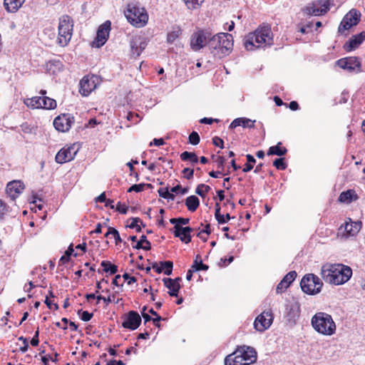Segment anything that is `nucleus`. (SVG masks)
I'll return each mask as SVG.
<instances>
[{
	"label": "nucleus",
	"mask_w": 365,
	"mask_h": 365,
	"mask_svg": "<svg viewBox=\"0 0 365 365\" xmlns=\"http://www.w3.org/2000/svg\"><path fill=\"white\" fill-rule=\"evenodd\" d=\"M207 46L214 56L222 58L228 56L233 48L232 35L228 33H219L210 36Z\"/></svg>",
	"instance_id": "1"
},
{
	"label": "nucleus",
	"mask_w": 365,
	"mask_h": 365,
	"mask_svg": "<svg viewBox=\"0 0 365 365\" xmlns=\"http://www.w3.org/2000/svg\"><path fill=\"white\" fill-rule=\"evenodd\" d=\"M313 329L322 335L331 336L336 331V324L331 316L327 313L317 312L311 319Z\"/></svg>",
	"instance_id": "2"
},
{
	"label": "nucleus",
	"mask_w": 365,
	"mask_h": 365,
	"mask_svg": "<svg viewBox=\"0 0 365 365\" xmlns=\"http://www.w3.org/2000/svg\"><path fill=\"white\" fill-rule=\"evenodd\" d=\"M124 14L128 22L137 28L144 26L148 21V14L146 10L136 4H128Z\"/></svg>",
	"instance_id": "3"
},
{
	"label": "nucleus",
	"mask_w": 365,
	"mask_h": 365,
	"mask_svg": "<svg viewBox=\"0 0 365 365\" xmlns=\"http://www.w3.org/2000/svg\"><path fill=\"white\" fill-rule=\"evenodd\" d=\"M73 21L70 16L65 14L59 18L58 41L61 46H65L70 41L73 34Z\"/></svg>",
	"instance_id": "4"
},
{
	"label": "nucleus",
	"mask_w": 365,
	"mask_h": 365,
	"mask_svg": "<svg viewBox=\"0 0 365 365\" xmlns=\"http://www.w3.org/2000/svg\"><path fill=\"white\" fill-rule=\"evenodd\" d=\"M322 285L321 279L314 274L304 275L300 282L302 290L312 295L319 293Z\"/></svg>",
	"instance_id": "5"
},
{
	"label": "nucleus",
	"mask_w": 365,
	"mask_h": 365,
	"mask_svg": "<svg viewBox=\"0 0 365 365\" xmlns=\"http://www.w3.org/2000/svg\"><path fill=\"white\" fill-rule=\"evenodd\" d=\"M252 34L255 38V43L259 45L264 43L265 46H270L273 44V34L271 27L268 24L261 26Z\"/></svg>",
	"instance_id": "6"
},
{
	"label": "nucleus",
	"mask_w": 365,
	"mask_h": 365,
	"mask_svg": "<svg viewBox=\"0 0 365 365\" xmlns=\"http://www.w3.org/2000/svg\"><path fill=\"white\" fill-rule=\"evenodd\" d=\"M361 14L356 9L350 10L343 18L338 28V33L344 34L345 31L356 26L360 21Z\"/></svg>",
	"instance_id": "7"
},
{
	"label": "nucleus",
	"mask_w": 365,
	"mask_h": 365,
	"mask_svg": "<svg viewBox=\"0 0 365 365\" xmlns=\"http://www.w3.org/2000/svg\"><path fill=\"white\" fill-rule=\"evenodd\" d=\"M336 64L350 73L361 72V63L360 58L356 56L342 58L336 61Z\"/></svg>",
	"instance_id": "8"
},
{
	"label": "nucleus",
	"mask_w": 365,
	"mask_h": 365,
	"mask_svg": "<svg viewBox=\"0 0 365 365\" xmlns=\"http://www.w3.org/2000/svg\"><path fill=\"white\" fill-rule=\"evenodd\" d=\"M129 45L130 48V55L132 58H136L140 56L148 45L147 38L143 36H132Z\"/></svg>",
	"instance_id": "9"
},
{
	"label": "nucleus",
	"mask_w": 365,
	"mask_h": 365,
	"mask_svg": "<svg viewBox=\"0 0 365 365\" xmlns=\"http://www.w3.org/2000/svg\"><path fill=\"white\" fill-rule=\"evenodd\" d=\"M273 319L272 310L270 309L264 310L255 319L254 327L258 331L263 332L271 326Z\"/></svg>",
	"instance_id": "10"
},
{
	"label": "nucleus",
	"mask_w": 365,
	"mask_h": 365,
	"mask_svg": "<svg viewBox=\"0 0 365 365\" xmlns=\"http://www.w3.org/2000/svg\"><path fill=\"white\" fill-rule=\"evenodd\" d=\"M211 33L207 30H200L195 32L191 38L190 46L194 51H199L207 45Z\"/></svg>",
	"instance_id": "11"
},
{
	"label": "nucleus",
	"mask_w": 365,
	"mask_h": 365,
	"mask_svg": "<svg viewBox=\"0 0 365 365\" xmlns=\"http://www.w3.org/2000/svg\"><path fill=\"white\" fill-rule=\"evenodd\" d=\"M75 119L73 115L70 113H62L55 118L53 126L61 132H67L74 123Z\"/></svg>",
	"instance_id": "12"
},
{
	"label": "nucleus",
	"mask_w": 365,
	"mask_h": 365,
	"mask_svg": "<svg viewBox=\"0 0 365 365\" xmlns=\"http://www.w3.org/2000/svg\"><path fill=\"white\" fill-rule=\"evenodd\" d=\"M110 26V21H106L98 27L96 33V37L93 41V46L100 48L106 43L109 36Z\"/></svg>",
	"instance_id": "13"
},
{
	"label": "nucleus",
	"mask_w": 365,
	"mask_h": 365,
	"mask_svg": "<svg viewBox=\"0 0 365 365\" xmlns=\"http://www.w3.org/2000/svg\"><path fill=\"white\" fill-rule=\"evenodd\" d=\"M235 354H237V357L240 356L244 362L247 363V365L253 364L257 360V352L255 349L248 346H239L235 351Z\"/></svg>",
	"instance_id": "14"
},
{
	"label": "nucleus",
	"mask_w": 365,
	"mask_h": 365,
	"mask_svg": "<svg viewBox=\"0 0 365 365\" xmlns=\"http://www.w3.org/2000/svg\"><path fill=\"white\" fill-rule=\"evenodd\" d=\"M123 317L124 320L122 323L123 328L135 330L141 324V317L136 311H129Z\"/></svg>",
	"instance_id": "15"
},
{
	"label": "nucleus",
	"mask_w": 365,
	"mask_h": 365,
	"mask_svg": "<svg viewBox=\"0 0 365 365\" xmlns=\"http://www.w3.org/2000/svg\"><path fill=\"white\" fill-rule=\"evenodd\" d=\"M335 273L338 280H336V285H340L346 283L349 280L352 275V269L346 265L342 264H334Z\"/></svg>",
	"instance_id": "16"
},
{
	"label": "nucleus",
	"mask_w": 365,
	"mask_h": 365,
	"mask_svg": "<svg viewBox=\"0 0 365 365\" xmlns=\"http://www.w3.org/2000/svg\"><path fill=\"white\" fill-rule=\"evenodd\" d=\"M335 264L327 263L322 265L321 269V276L322 279L327 283L336 285V277L335 273Z\"/></svg>",
	"instance_id": "17"
},
{
	"label": "nucleus",
	"mask_w": 365,
	"mask_h": 365,
	"mask_svg": "<svg viewBox=\"0 0 365 365\" xmlns=\"http://www.w3.org/2000/svg\"><path fill=\"white\" fill-rule=\"evenodd\" d=\"M73 146L61 148L56 154L55 160L57 163L63 164L72 160L76 154Z\"/></svg>",
	"instance_id": "18"
},
{
	"label": "nucleus",
	"mask_w": 365,
	"mask_h": 365,
	"mask_svg": "<svg viewBox=\"0 0 365 365\" xmlns=\"http://www.w3.org/2000/svg\"><path fill=\"white\" fill-rule=\"evenodd\" d=\"M24 183L20 180H14L9 182L6 187L7 195L12 200H15L16 197L22 192L24 189Z\"/></svg>",
	"instance_id": "19"
},
{
	"label": "nucleus",
	"mask_w": 365,
	"mask_h": 365,
	"mask_svg": "<svg viewBox=\"0 0 365 365\" xmlns=\"http://www.w3.org/2000/svg\"><path fill=\"white\" fill-rule=\"evenodd\" d=\"M194 229L190 227L174 226L173 232L175 237L180 238L182 242L187 244L191 242L190 233Z\"/></svg>",
	"instance_id": "20"
},
{
	"label": "nucleus",
	"mask_w": 365,
	"mask_h": 365,
	"mask_svg": "<svg viewBox=\"0 0 365 365\" xmlns=\"http://www.w3.org/2000/svg\"><path fill=\"white\" fill-rule=\"evenodd\" d=\"M365 40V31L352 36V37L345 43L344 48L346 51H351L356 49Z\"/></svg>",
	"instance_id": "21"
},
{
	"label": "nucleus",
	"mask_w": 365,
	"mask_h": 365,
	"mask_svg": "<svg viewBox=\"0 0 365 365\" xmlns=\"http://www.w3.org/2000/svg\"><path fill=\"white\" fill-rule=\"evenodd\" d=\"M297 274L295 271L288 272L277 284L276 292L277 294L284 292L295 279Z\"/></svg>",
	"instance_id": "22"
},
{
	"label": "nucleus",
	"mask_w": 365,
	"mask_h": 365,
	"mask_svg": "<svg viewBox=\"0 0 365 365\" xmlns=\"http://www.w3.org/2000/svg\"><path fill=\"white\" fill-rule=\"evenodd\" d=\"M287 317L289 322L295 323L299 317L300 308L298 303L287 304L286 306Z\"/></svg>",
	"instance_id": "23"
},
{
	"label": "nucleus",
	"mask_w": 365,
	"mask_h": 365,
	"mask_svg": "<svg viewBox=\"0 0 365 365\" xmlns=\"http://www.w3.org/2000/svg\"><path fill=\"white\" fill-rule=\"evenodd\" d=\"M96 87L94 81L87 77H83L80 81L79 93L84 96H88Z\"/></svg>",
	"instance_id": "24"
},
{
	"label": "nucleus",
	"mask_w": 365,
	"mask_h": 365,
	"mask_svg": "<svg viewBox=\"0 0 365 365\" xmlns=\"http://www.w3.org/2000/svg\"><path fill=\"white\" fill-rule=\"evenodd\" d=\"M163 282L164 283L165 287H166L168 289H169L168 294L170 297H178L179 291L181 288L180 284H173V279L171 278H164L163 279Z\"/></svg>",
	"instance_id": "25"
},
{
	"label": "nucleus",
	"mask_w": 365,
	"mask_h": 365,
	"mask_svg": "<svg viewBox=\"0 0 365 365\" xmlns=\"http://www.w3.org/2000/svg\"><path fill=\"white\" fill-rule=\"evenodd\" d=\"M25 2V0H4V6L8 12L17 11Z\"/></svg>",
	"instance_id": "26"
},
{
	"label": "nucleus",
	"mask_w": 365,
	"mask_h": 365,
	"mask_svg": "<svg viewBox=\"0 0 365 365\" xmlns=\"http://www.w3.org/2000/svg\"><path fill=\"white\" fill-rule=\"evenodd\" d=\"M226 159L223 156H217V159L215 160V162L217 164V166H216V168L220 169L218 171H214L212 170L209 173V175L211 178H219V175H222L223 171L225 170V163Z\"/></svg>",
	"instance_id": "27"
},
{
	"label": "nucleus",
	"mask_w": 365,
	"mask_h": 365,
	"mask_svg": "<svg viewBox=\"0 0 365 365\" xmlns=\"http://www.w3.org/2000/svg\"><path fill=\"white\" fill-rule=\"evenodd\" d=\"M282 143L278 142L276 145L271 146L267 150L268 155H277L279 157L284 156L287 153V149L282 146Z\"/></svg>",
	"instance_id": "28"
},
{
	"label": "nucleus",
	"mask_w": 365,
	"mask_h": 365,
	"mask_svg": "<svg viewBox=\"0 0 365 365\" xmlns=\"http://www.w3.org/2000/svg\"><path fill=\"white\" fill-rule=\"evenodd\" d=\"M185 204L189 211L195 212L200 206V200L195 195H190L185 199Z\"/></svg>",
	"instance_id": "29"
},
{
	"label": "nucleus",
	"mask_w": 365,
	"mask_h": 365,
	"mask_svg": "<svg viewBox=\"0 0 365 365\" xmlns=\"http://www.w3.org/2000/svg\"><path fill=\"white\" fill-rule=\"evenodd\" d=\"M101 265L103 267V269L98 270V272L100 274H101L103 272L109 273L110 274H115L118 272V266L111 263L110 261L103 260L101 262Z\"/></svg>",
	"instance_id": "30"
},
{
	"label": "nucleus",
	"mask_w": 365,
	"mask_h": 365,
	"mask_svg": "<svg viewBox=\"0 0 365 365\" xmlns=\"http://www.w3.org/2000/svg\"><path fill=\"white\" fill-rule=\"evenodd\" d=\"M225 365H247V363L244 362L240 358L235 354V351L227 355L225 359Z\"/></svg>",
	"instance_id": "31"
},
{
	"label": "nucleus",
	"mask_w": 365,
	"mask_h": 365,
	"mask_svg": "<svg viewBox=\"0 0 365 365\" xmlns=\"http://www.w3.org/2000/svg\"><path fill=\"white\" fill-rule=\"evenodd\" d=\"M37 100L41 101L40 108L51 110L56 108V101L53 98H48L47 96H41V98H38Z\"/></svg>",
	"instance_id": "32"
},
{
	"label": "nucleus",
	"mask_w": 365,
	"mask_h": 365,
	"mask_svg": "<svg viewBox=\"0 0 365 365\" xmlns=\"http://www.w3.org/2000/svg\"><path fill=\"white\" fill-rule=\"evenodd\" d=\"M302 11L310 16L322 15V10L319 9V7H318L314 2L308 4L307 6L302 9Z\"/></svg>",
	"instance_id": "33"
},
{
	"label": "nucleus",
	"mask_w": 365,
	"mask_h": 365,
	"mask_svg": "<svg viewBox=\"0 0 365 365\" xmlns=\"http://www.w3.org/2000/svg\"><path fill=\"white\" fill-rule=\"evenodd\" d=\"M180 156L182 161H190L192 164H196L199 161L197 155L193 152L184 151Z\"/></svg>",
	"instance_id": "34"
},
{
	"label": "nucleus",
	"mask_w": 365,
	"mask_h": 365,
	"mask_svg": "<svg viewBox=\"0 0 365 365\" xmlns=\"http://www.w3.org/2000/svg\"><path fill=\"white\" fill-rule=\"evenodd\" d=\"M72 255L74 257H76L78 255L77 253L74 252L73 244H71L69 245V247H68L67 250L65 252V254L63 256H61V257L60 258L59 265L68 262L71 259V256Z\"/></svg>",
	"instance_id": "35"
},
{
	"label": "nucleus",
	"mask_w": 365,
	"mask_h": 365,
	"mask_svg": "<svg viewBox=\"0 0 365 365\" xmlns=\"http://www.w3.org/2000/svg\"><path fill=\"white\" fill-rule=\"evenodd\" d=\"M160 267H162V272L165 275H170L173 272V262L172 261H160Z\"/></svg>",
	"instance_id": "36"
},
{
	"label": "nucleus",
	"mask_w": 365,
	"mask_h": 365,
	"mask_svg": "<svg viewBox=\"0 0 365 365\" xmlns=\"http://www.w3.org/2000/svg\"><path fill=\"white\" fill-rule=\"evenodd\" d=\"M354 195V192L351 190H348L346 191L342 192L339 197V201L341 202H350L353 196Z\"/></svg>",
	"instance_id": "37"
},
{
	"label": "nucleus",
	"mask_w": 365,
	"mask_h": 365,
	"mask_svg": "<svg viewBox=\"0 0 365 365\" xmlns=\"http://www.w3.org/2000/svg\"><path fill=\"white\" fill-rule=\"evenodd\" d=\"M360 230V225L359 223L355 222L354 225L352 223L349 224L346 223L345 225L346 232L350 235H354L356 234Z\"/></svg>",
	"instance_id": "38"
},
{
	"label": "nucleus",
	"mask_w": 365,
	"mask_h": 365,
	"mask_svg": "<svg viewBox=\"0 0 365 365\" xmlns=\"http://www.w3.org/2000/svg\"><path fill=\"white\" fill-rule=\"evenodd\" d=\"M210 190L211 187L209 185L200 184L195 189V193L204 198L205 197V194L207 193Z\"/></svg>",
	"instance_id": "39"
},
{
	"label": "nucleus",
	"mask_w": 365,
	"mask_h": 365,
	"mask_svg": "<svg viewBox=\"0 0 365 365\" xmlns=\"http://www.w3.org/2000/svg\"><path fill=\"white\" fill-rule=\"evenodd\" d=\"M130 220H132L131 223L127 226V227H129L130 229H135L137 232H141V227L139 225L138 223L143 224V221L139 217H131Z\"/></svg>",
	"instance_id": "40"
},
{
	"label": "nucleus",
	"mask_w": 365,
	"mask_h": 365,
	"mask_svg": "<svg viewBox=\"0 0 365 365\" xmlns=\"http://www.w3.org/2000/svg\"><path fill=\"white\" fill-rule=\"evenodd\" d=\"M215 217L219 224L227 223L232 217L229 213L226 214V220H224V215H221L220 210L215 209Z\"/></svg>",
	"instance_id": "41"
},
{
	"label": "nucleus",
	"mask_w": 365,
	"mask_h": 365,
	"mask_svg": "<svg viewBox=\"0 0 365 365\" xmlns=\"http://www.w3.org/2000/svg\"><path fill=\"white\" fill-rule=\"evenodd\" d=\"M273 165L279 170H284L287 168V164L284 158H276L273 161Z\"/></svg>",
	"instance_id": "42"
},
{
	"label": "nucleus",
	"mask_w": 365,
	"mask_h": 365,
	"mask_svg": "<svg viewBox=\"0 0 365 365\" xmlns=\"http://www.w3.org/2000/svg\"><path fill=\"white\" fill-rule=\"evenodd\" d=\"M187 9L193 10L200 6L204 0H182Z\"/></svg>",
	"instance_id": "43"
},
{
	"label": "nucleus",
	"mask_w": 365,
	"mask_h": 365,
	"mask_svg": "<svg viewBox=\"0 0 365 365\" xmlns=\"http://www.w3.org/2000/svg\"><path fill=\"white\" fill-rule=\"evenodd\" d=\"M180 34L181 30L180 28H178L175 31L168 33L167 36V42L170 44L173 43L179 37Z\"/></svg>",
	"instance_id": "44"
},
{
	"label": "nucleus",
	"mask_w": 365,
	"mask_h": 365,
	"mask_svg": "<svg viewBox=\"0 0 365 365\" xmlns=\"http://www.w3.org/2000/svg\"><path fill=\"white\" fill-rule=\"evenodd\" d=\"M200 138L199 134L196 131H192L188 137L189 143L196 145L200 143Z\"/></svg>",
	"instance_id": "45"
},
{
	"label": "nucleus",
	"mask_w": 365,
	"mask_h": 365,
	"mask_svg": "<svg viewBox=\"0 0 365 365\" xmlns=\"http://www.w3.org/2000/svg\"><path fill=\"white\" fill-rule=\"evenodd\" d=\"M254 42H255V38L253 37L252 34H250V35L247 36V38L245 39L244 42V46L248 51L253 50V48L255 47Z\"/></svg>",
	"instance_id": "46"
},
{
	"label": "nucleus",
	"mask_w": 365,
	"mask_h": 365,
	"mask_svg": "<svg viewBox=\"0 0 365 365\" xmlns=\"http://www.w3.org/2000/svg\"><path fill=\"white\" fill-rule=\"evenodd\" d=\"M78 314L80 315L81 319L83 322L90 321L93 316V313L88 311H83L82 309L78 311Z\"/></svg>",
	"instance_id": "47"
},
{
	"label": "nucleus",
	"mask_w": 365,
	"mask_h": 365,
	"mask_svg": "<svg viewBox=\"0 0 365 365\" xmlns=\"http://www.w3.org/2000/svg\"><path fill=\"white\" fill-rule=\"evenodd\" d=\"M145 188V183L134 184L131 185L127 190L128 192H140Z\"/></svg>",
	"instance_id": "48"
},
{
	"label": "nucleus",
	"mask_w": 365,
	"mask_h": 365,
	"mask_svg": "<svg viewBox=\"0 0 365 365\" xmlns=\"http://www.w3.org/2000/svg\"><path fill=\"white\" fill-rule=\"evenodd\" d=\"M243 121H247V118H235L230 125V129H234L237 126H242Z\"/></svg>",
	"instance_id": "49"
},
{
	"label": "nucleus",
	"mask_w": 365,
	"mask_h": 365,
	"mask_svg": "<svg viewBox=\"0 0 365 365\" xmlns=\"http://www.w3.org/2000/svg\"><path fill=\"white\" fill-rule=\"evenodd\" d=\"M8 207L7 205L0 200V221L4 220V216L8 211Z\"/></svg>",
	"instance_id": "50"
},
{
	"label": "nucleus",
	"mask_w": 365,
	"mask_h": 365,
	"mask_svg": "<svg viewBox=\"0 0 365 365\" xmlns=\"http://www.w3.org/2000/svg\"><path fill=\"white\" fill-rule=\"evenodd\" d=\"M182 174H184V178L187 180H191L193 178L194 175V169L190 168H185L182 171Z\"/></svg>",
	"instance_id": "51"
},
{
	"label": "nucleus",
	"mask_w": 365,
	"mask_h": 365,
	"mask_svg": "<svg viewBox=\"0 0 365 365\" xmlns=\"http://www.w3.org/2000/svg\"><path fill=\"white\" fill-rule=\"evenodd\" d=\"M41 98V96H36L31 99V104L29 105L32 108H40L41 105V101H38L37 99Z\"/></svg>",
	"instance_id": "52"
},
{
	"label": "nucleus",
	"mask_w": 365,
	"mask_h": 365,
	"mask_svg": "<svg viewBox=\"0 0 365 365\" xmlns=\"http://www.w3.org/2000/svg\"><path fill=\"white\" fill-rule=\"evenodd\" d=\"M122 277L125 280L127 281V283L128 284H134L135 282H136L137 279L135 277H131L130 276V274L127 272H125L123 275H122Z\"/></svg>",
	"instance_id": "53"
},
{
	"label": "nucleus",
	"mask_w": 365,
	"mask_h": 365,
	"mask_svg": "<svg viewBox=\"0 0 365 365\" xmlns=\"http://www.w3.org/2000/svg\"><path fill=\"white\" fill-rule=\"evenodd\" d=\"M195 268H193V270L196 272H199L201 270L206 271L209 269V266L204 264L202 260L199 261V263L197 264V265L195 267Z\"/></svg>",
	"instance_id": "54"
},
{
	"label": "nucleus",
	"mask_w": 365,
	"mask_h": 365,
	"mask_svg": "<svg viewBox=\"0 0 365 365\" xmlns=\"http://www.w3.org/2000/svg\"><path fill=\"white\" fill-rule=\"evenodd\" d=\"M38 337H39V330H38V328L37 330L35 331L33 338L31 340V346H36L38 345V343H39Z\"/></svg>",
	"instance_id": "55"
},
{
	"label": "nucleus",
	"mask_w": 365,
	"mask_h": 365,
	"mask_svg": "<svg viewBox=\"0 0 365 365\" xmlns=\"http://www.w3.org/2000/svg\"><path fill=\"white\" fill-rule=\"evenodd\" d=\"M128 209V206H126L124 204L122 205L120 202H118L116 208H115L116 211H118V212H120L121 214H126Z\"/></svg>",
	"instance_id": "56"
},
{
	"label": "nucleus",
	"mask_w": 365,
	"mask_h": 365,
	"mask_svg": "<svg viewBox=\"0 0 365 365\" xmlns=\"http://www.w3.org/2000/svg\"><path fill=\"white\" fill-rule=\"evenodd\" d=\"M212 143L215 146L220 147V148H224V141L220 137L215 136L212 138Z\"/></svg>",
	"instance_id": "57"
},
{
	"label": "nucleus",
	"mask_w": 365,
	"mask_h": 365,
	"mask_svg": "<svg viewBox=\"0 0 365 365\" xmlns=\"http://www.w3.org/2000/svg\"><path fill=\"white\" fill-rule=\"evenodd\" d=\"M218 121H219L218 119L212 118H206V117L200 120V123L208 124V125L212 124L213 122H218Z\"/></svg>",
	"instance_id": "58"
},
{
	"label": "nucleus",
	"mask_w": 365,
	"mask_h": 365,
	"mask_svg": "<svg viewBox=\"0 0 365 365\" xmlns=\"http://www.w3.org/2000/svg\"><path fill=\"white\" fill-rule=\"evenodd\" d=\"M138 118H139V115L137 113H133L132 112H130L127 115V119H128V120H130V121L135 120V123H137L139 121V120H138Z\"/></svg>",
	"instance_id": "59"
},
{
	"label": "nucleus",
	"mask_w": 365,
	"mask_h": 365,
	"mask_svg": "<svg viewBox=\"0 0 365 365\" xmlns=\"http://www.w3.org/2000/svg\"><path fill=\"white\" fill-rule=\"evenodd\" d=\"M165 143L163 138H154L153 140L150 143V146L155 145L160 146Z\"/></svg>",
	"instance_id": "60"
},
{
	"label": "nucleus",
	"mask_w": 365,
	"mask_h": 365,
	"mask_svg": "<svg viewBox=\"0 0 365 365\" xmlns=\"http://www.w3.org/2000/svg\"><path fill=\"white\" fill-rule=\"evenodd\" d=\"M113 236L115 239V245H118L119 243L122 242V239L119 235L118 231L116 229L113 230Z\"/></svg>",
	"instance_id": "61"
},
{
	"label": "nucleus",
	"mask_w": 365,
	"mask_h": 365,
	"mask_svg": "<svg viewBox=\"0 0 365 365\" xmlns=\"http://www.w3.org/2000/svg\"><path fill=\"white\" fill-rule=\"evenodd\" d=\"M247 121H243L244 123H242L243 128H252L255 127V120H252L249 118H247Z\"/></svg>",
	"instance_id": "62"
},
{
	"label": "nucleus",
	"mask_w": 365,
	"mask_h": 365,
	"mask_svg": "<svg viewBox=\"0 0 365 365\" xmlns=\"http://www.w3.org/2000/svg\"><path fill=\"white\" fill-rule=\"evenodd\" d=\"M169 192V188L168 187H166L165 188H160L158 190V195L160 197H163V198H165V196L167 195V193Z\"/></svg>",
	"instance_id": "63"
},
{
	"label": "nucleus",
	"mask_w": 365,
	"mask_h": 365,
	"mask_svg": "<svg viewBox=\"0 0 365 365\" xmlns=\"http://www.w3.org/2000/svg\"><path fill=\"white\" fill-rule=\"evenodd\" d=\"M107 200H108L106 199V195L105 192H102L96 198V201L97 202H106Z\"/></svg>",
	"instance_id": "64"
}]
</instances>
